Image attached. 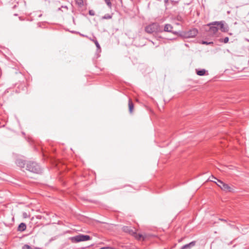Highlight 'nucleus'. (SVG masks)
<instances>
[{"label": "nucleus", "instance_id": "nucleus-28", "mask_svg": "<svg viewBox=\"0 0 249 249\" xmlns=\"http://www.w3.org/2000/svg\"><path fill=\"white\" fill-rule=\"evenodd\" d=\"M0 249H1L0 248Z\"/></svg>", "mask_w": 249, "mask_h": 249}, {"label": "nucleus", "instance_id": "nucleus-2", "mask_svg": "<svg viewBox=\"0 0 249 249\" xmlns=\"http://www.w3.org/2000/svg\"><path fill=\"white\" fill-rule=\"evenodd\" d=\"M91 239V237L88 235L79 234L75 236L70 237V240L72 243H78L82 241H88Z\"/></svg>", "mask_w": 249, "mask_h": 249}, {"label": "nucleus", "instance_id": "nucleus-22", "mask_svg": "<svg viewBox=\"0 0 249 249\" xmlns=\"http://www.w3.org/2000/svg\"><path fill=\"white\" fill-rule=\"evenodd\" d=\"M100 249H109V247H105L100 248Z\"/></svg>", "mask_w": 249, "mask_h": 249}, {"label": "nucleus", "instance_id": "nucleus-12", "mask_svg": "<svg viewBox=\"0 0 249 249\" xmlns=\"http://www.w3.org/2000/svg\"><path fill=\"white\" fill-rule=\"evenodd\" d=\"M26 229V225L24 223H21L18 226V230L19 231H23Z\"/></svg>", "mask_w": 249, "mask_h": 249}, {"label": "nucleus", "instance_id": "nucleus-3", "mask_svg": "<svg viewBox=\"0 0 249 249\" xmlns=\"http://www.w3.org/2000/svg\"><path fill=\"white\" fill-rule=\"evenodd\" d=\"M212 178H214L217 180V182H215V183L217 185L218 187H219L223 191L226 192H231L232 188L228 185V184L223 182L222 180L220 179H217L214 176H212Z\"/></svg>", "mask_w": 249, "mask_h": 249}, {"label": "nucleus", "instance_id": "nucleus-4", "mask_svg": "<svg viewBox=\"0 0 249 249\" xmlns=\"http://www.w3.org/2000/svg\"><path fill=\"white\" fill-rule=\"evenodd\" d=\"M159 25L158 23H154L147 26L145 28V31L149 34L156 32L159 31Z\"/></svg>", "mask_w": 249, "mask_h": 249}, {"label": "nucleus", "instance_id": "nucleus-16", "mask_svg": "<svg viewBox=\"0 0 249 249\" xmlns=\"http://www.w3.org/2000/svg\"><path fill=\"white\" fill-rule=\"evenodd\" d=\"M22 249H31V248L29 245H28L27 244H25L22 247Z\"/></svg>", "mask_w": 249, "mask_h": 249}, {"label": "nucleus", "instance_id": "nucleus-24", "mask_svg": "<svg viewBox=\"0 0 249 249\" xmlns=\"http://www.w3.org/2000/svg\"><path fill=\"white\" fill-rule=\"evenodd\" d=\"M105 1L107 4L109 6V0H105Z\"/></svg>", "mask_w": 249, "mask_h": 249}, {"label": "nucleus", "instance_id": "nucleus-7", "mask_svg": "<svg viewBox=\"0 0 249 249\" xmlns=\"http://www.w3.org/2000/svg\"><path fill=\"white\" fill-rule=\"evenodd\" d=\"M173 29L172 26L170 24H166L164 26V31L167 32H171L173 33L175 35H178L179 33L177 31H173L172 30Z\"/></svg>", "mask_w": 249, "mask_h": 249}, {"label": "nucleus", "instance_id": "nucleus-21", "mask_svg": "<svg viewBox=\"0 0 249 249\" xmlns=\"http://www.w3.org/2000/svg\"><path fill=\"white\" fill-rule=\"evenodd\" d=\"M213 178H212V177H210V178H209V180L210 181H213V182H215H215H216V181H213Z\"/></svg>", "mask_w": 249, "mask_h": 249}, {"label": "nucleus", "instance_id": "nucleus-10", "mask_svg": "<svg viewBox=\"0 0 249 249\" xmlns=\"http://www.w3.org/2000/svg\"><path fill=\"white\" fill-rule=\"evenodd\" d=\"M196 242L195 241H192L190 243L183 246L180 249H190L196 245Z\"/></svg>", "mask_w": 249, "mask_h": 249}, {"label": "nucleus", "instance_id": "nucleus-26", "mask_svg": "<svg viewBox=\"0 0 249 249\" xmlns=\"http://www.w3.org/2000/svg\"><path fill=\"white\" fill-rule=\"evenodd\" d=\"M141 237H142V235L139 234V237H137V238L138 239H140L141 238Z\"/></svg>", "mask_w": 249, "mask_h": 249}, {"label": "nucleus", "instance_id": "nucleus-8", "mask_svg": "<svg viewBox=\"0 0 249 249\" xmlns=\"http://www.w3.org/2000/svg\"><path fill=\"white\" fill-rule=\"evenodd\" d=\"M214 24L213 25H217V26L218 27V29L220 28L221 31L224 32L227 31L228 29L224 26L223 21H214Z\"/></svg>", "mask_w": 249, "mask_h": 249}, {"label": "nucleus", "instance_id": "nucleus-11", "mask_svg": "<svg viewBox=\"0 0 249 249\" xmlns=\"http://www.w3.org/2000/svg\"><path fill=\"white\" fill-rule=\"evenodd\" d=\"M16 163L20 168H24L25 165V161L21 159H18Z\"/></svg>", "mask_w": 249, "mask_h": 249}, {"label": "nucleus", "instance_id": "nucleus-14", "mask_svg": "<svg viewBox=\"0 0 249 249\" xmlns=\"http://www.w3.org/2000/svg\"><path fill=\"white\" fill-rule=\"evenodd\" d=\"M128 107L129 112L130 113H132L134 108V104L130 99H129L128 101Z\"/></svg>", "mask_w": 249, "mask_h": 249}, {"label": "nucleus", "instance_id": "nucleus-6", "mask_svg": "<svg viewBox=\"0 0 249 249\" xmlns=\"http://www.w3.org/2000/svg\"><path fill=\"white\" fill-rule=\"evenodd\" d=\"M213 24H214V22L210 23L207 25V26L209 28L208 31L212 35L216 34L218 30V27L217 25H213Z\"/></svg>", "mask_w": 249, "mask_h": 249}, {"label": "nucleus", "instance_id": "nucleus-13", "mask_svg": "<svg viewBox=\"0 0 249 249\" xmlns=\"http://www.w3.org/2000/svg\"><path fill=\"white\" fill-rule=\"evenodd\" d=\"M196 72L197 75L199 76H203L206 74L207 71L205 69L196 70Z\"/></svg>", "mask_w": 249, "mask_h": 249}, {"label": "nucleus", "instance_id": "nucleus-18", "mask_svg": "<svg viewBox=\"0 0 249 249\" xmlns=\"http://www.w3.org/2000/svg\"><path fill=\"white\" fill-rule=\"evenodd\" d=\"M89 13L90 16H94L95 15L94 11L92 10H90L89 12Z\"/></svg>", "mask_w": 249, "mask_h": 249}, {"label": "nucleus", "instance_id": "nucleus-23", "mask_svg": "<svg viewBox=\"0 0 249 249\" xmlns=\"http://www.w3.org/2000/svg\"><path fill=\"white\" fill-rule=\"evenodd\" d=\"M219 220H220V221H224V222H226L227 221V220L226 219H223V218H219Z\"/></svg>", "mask_w": 249, "mask_h": 249}, {"label": "nucleus", "instance_id": "nucleus-25", "mask_svg": "<svg viewBox=\"0 0 249 249\" xmlns=\"http://www.w3.org/2000/svg\"><path fill=\"white\" fill-rule=\"evenodd\" d=\"M23 216H24V218H26L27 217V213H23Z\"/></svg>", "mask_w": 249, "mask_h": 249}, {"label": "nucleus", "instance_id": "nucleus-19", "mask_svg": "<svg viewBox=\"0 0 249 249\" xmlns=\"http://www.w3.org/2000/svg\"><path fill=\"white\" fill-rule=\"evenodd\" d=\"M229 40V37H226L223 39V42L224 43H227L228 42Z\"/></svg>", "mask_w": 249, "mask_h": 249}, {"label": "nucleus", "instance_id": "nucleus-20", "mask_svg": "<svg viewBox=\"0 0 249 249\" xmlns=\"http://www.w3.org/2000/svg\"><path fill=\"white\" fill-rule=\"evenodd\" d=\"M103 19H108L109 18V14H107L104 17H102Z\"/></svg>", "mask_w": 249, "mask_h": 249}, {"label": "nucleus", "instance_id": "nucleus-27", "mask_svg": "<svg viewBox=\"0 0 249 249\" xmlns=\"http://www.w3.org/2000/svg\"><path fill=\"white\" fill-rule=\"evenodd\" d=\"M165 3H167L168 2V0H164Z\"/></svg>", "mask_w": 249, "mask_h": 249}, {"label": "nucleus", "instance_id": "nucleus-17", "mask_svg": "<svg viewBox=\"0 0 249 249\" xmlns=\"http://www.w3.org/2000/svg\"><path fill=\"white\" fill-rule=\"evenodd\" d=\"M213 43L212 42H207V41H202V44H206V45H209V44H213Z\"/></svg>", "mask_w": 249, "mask_h": 249}, {"label": "nucleus", "instance_id": "nucleus-9", "mask_svg": "<svg viewBox=\"0 0 249 249\" xmlns=\"http://www.w3.org/2000/svg\"><path fill=\"white\" fill-rule=\"evenodd\" d=\"M122 230L124 231L127 232L130 234H137V233L134 232L130 227L124 226L122 228Z\"/></svg>", "mask_w": 249, "mask_h": 249}, {"label": "nucleus", "instance_id": "nucleus-15", "mask_svg": "<svg viewBox=\"0 0 249 249\" xmlns=\"http://www.w3.org/2000/svg\"><path fill=\"white\" fill-rule=\"evenodd\" d=\"M91 40H92L94 43H95L97 48V50H99L100 51H101V48H100V46L98 42V41L96 40V39H91Z\"/></svg>", "mask_w": 249, "mask_h": 249}, {"label": "nucleus", "instance_id": "nucleus-5", "mask_svg": "<svg viewBox=\"0 0 249 249\" xmlns=\"http://www.w3.org/2000/svg\"><path fill=\"white\" fill-rule=\"evenodd\" d=\"M198 33L197 29L193 28L187 32H185L183 34H180V36L185 38H191L196 36Z\"/></svg>", "mask_w": 249, "mask_h": 249}, {"label": "nucleus", "instance_id": "nucleus-1", "mask_svg": "<svg viewBox=\"0 0 249 249\" xmlns=\"http://www.w3.org/2000/svg\"><path fill=\"white\" fill-rule=\"evenodd\" d=\"M26 169L36 174H40L42 171L41 167L37 163L32 161H29L27 162Z\"/></svg>", "mask_w": 249, "mask_h": 249}]
</instances>
